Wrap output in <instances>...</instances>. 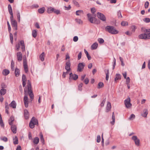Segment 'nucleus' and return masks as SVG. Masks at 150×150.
Here are the masks:
<instances>
[{
	"instance_id": "nucleus-1",
	"label": "nucleus",
	"mask_w": 150,
	"mask_h": 150,
	"mask_svg": "<svg viewBox=\"0 0 150 150\" xmlns=\"http://www.w3.org/2000/svg\"><path fill=\"white\" fill-rule=\"evenodd\" d=\"M28 88L25 87L24 90V96H27L28 95V93L31 98V100H32L33 98V94L32 91L31 90V83L30 81L28 80L27 83Z\"/></svg>"
},
{
	"instance_id": "nucleus-2",
	"label": "nucleus",
	"mask_w": 150,
	"mask_h": 150,
	"mask_svg": "<svg viewBox=\"0 0 150 150\" xmlns=\"http://www.w3.org/2000/svg\"><path fill=\"white\" fill-rule=\"evenodd\" d=\"M105 30L109 33L113 34H116L118 33V31L113 26H107L105 28Z\"/></svg>"
},
{
	"instance_id": "nucleus-3",
	"label": "nucleus",
	"mask_w": 150,
	"mask_h": 150,
	"mask_svg": "<svg viewBox=\"0 0 150 150\" xmlns=\"http://www.w3.org/2000/svg\"><path fill=\"white\" fill-rule=\"evenodd\" d=\"M38 124V121L34 117H33L31 119L30 123L29 126L31 128H33L34 127L35 125Z\"/></svg>"
},
{
	"instance_id": "nucleus-4",
	"label": "nucleus",
	"mask_w": 150,
	"mask_h": 150,
	"mask_svg": "<svg viewBox=\"0 0 150 150\" xmlns=\"http://www.w3.org/2000/svg\"><path fill=\"white\" fill-rule=\"evenodd\" d=\"M131 99L130 98H128L125 101V103L126 107L127 108H130L131 105L130 103Z\"/></svg>"
},
{
	"instance_id": "nucleus-5",
	"label": "nucleus",
	"mask_w": 150,
	"mask_h": 150,
	"mask_svg": "<svg viewBox=\"0 0 150 150\" xmlns=\"http://www.w3.org/2000/svg\"><path fill=\"white\" fill-rule=\"evenodd\" d=\"M132 139L133 140L135 145L137 146H139L140 145V140L136 136H133L132 137Z\"/></svg>"
},
{
	"instance_id": "nucleus-6",
	"label": "nucleus",
	"mask_w": 150,
	"mask_h": 150,
	"mask_svg": "<svg viewBox=\"0 0 150 150\" xmlns=\"http://www.w3.org/2000/svg\"><path fill=\"white\" fill-rule=\"evenodd\" d=\"M23 66L24 68L25 71V72L28 71V66L27 64V62L26 59V57L25 56H24L23 58Z\"/></svg>"
},
{
	"instance_id": "nucleus-7",
	"label": "nucleus",
	"mask_w": 150,
	"mask_h": 150,
	"mask_svg": "<svg viewBox=\"0 0 150 150\" xmlns=\"http://www.w3.org/2000/svg\"><path fill=\"white\" fill-rule=\"evenodd\" d=\"M97 16L99 19L103 21H106L105 17L103 14L98 12L97 13Z\"/></svg>"
},
{
	"instance_id": "nucleus-8",
	"label": "nucleus",
	"mask_w": 150,
	"mask_h": 150,
	"mask_svg": "<svg viewBox=\"0 0 150 150\" xmlns=\"http://www.w3.org/2000/svg\"><path fill=\"white\" fill-rule=\"evenodd\" d=\"M78 78V76L76 74H73L72 73L69 74V79L70 81L72 80H76Z\"/></svg>"
},
{
	"instance_id": "nucleus-9",
	"label": "nucleus",
	"mask_w": 150,
	"mask_h": 150,
	"mask_svg": "<svg viewBox=\"0 0 150 150\" xmlns=\"http://www.w3.org/2000/svg\"><path fill=\"white\" fill-rule=\"evenodd\" d=\"M85 66V64L83 63H80L78 65V69L77 71L81 72L84 68V67Z\"/></svg>"
},
{
	"instance_id": "nucleus-10",
	"label": "nucleus",
	"mask_w": 150,
	"mask_h": 150,
	"mask_svg": "<svg viewBox=\"0 0 150 150\" xmlns=\"http://www.w3.org/2000/svg\"><path fill=\"white\" fill-rule=\"evenodd\" d=\"M71 64L70 61L69 60L66 63V66H65V69L67 71H70L71 70L70 68Z\"/></svg>"
},
{
	"instance_id": "nucleus-11",
	"label": "nucleus",
	"mask_w": 150,
	"mask_h": 150,
	"mask_svg": "<svg viewBox=\"0 0 150 150\" xmlns=\"http://www.w3.org/2000/svg\"><path fill=\"white\" fill-rule=\"evenodd\" d=\"M23 101L25 107L26 108L28 107V96H24Z\"/></svg>"
},
{
	"instance_id": "nucleus-12",
	"label": "nucleus",
	"mask_w": 150,
	"mask_h": 150,
	"mask_svg": "<svg viewBox=\"0 0 150 150\" xmlns=\"http://www.w3.org/2000/svg\"><path fill=\"white\" fill-rule=\"evenodd\" d=\"M17 57L18 61L19 62L21 61L22 60V54L20 52H18L17 53Z\"/></svg>"
},
{
	"instance_id": "nucleus-13",
	"label": "nucleus",
	"mask_w": 150,
	"mask_h": 150,
	"mask_svg": "<svg viewBox=\"0 0 150 150\" xmlns=\"http://www.w3.org/2000/svg\"><path fill=\"white\" fill-rule=\"evenodd\" d=\"M147 39H150V29H146L144 30Z\"/></svg>"
},
{
	"instance_id": "nucleus-14",
	"label": "nucleus",
	"mask_w": 150,
	"mask_h": 150,
	"mask_svg": "<svg viewBox=\"0 0 150 150\" xmlns=\"http://www.w3.org/2000/svg\"><path fill=\"white\" fill-rule=\"evenodd\" d=\"M139 38L140 39H143L144 40L147 39L144 31V33L141 34L139 35Z\"/></svg>"
},
{
	"instance_id": "nucleus-15",
	"label": "nucleus",
	"mask_w": 150,
	"mask_h": 150,
	"mask_svg": "<svg viewBox=\"0 0 150 150\" xmlns=\"http://www.w3.org/2000/svg\"><path fill=\"white\" fill-rule=\"evenodd\" d=\"M11 23L12 26L14 28L15 30H17V22L15 20L12 21H11Z\"/></svg>"
},
{
	"instance_id": "nucleus-16",
	"label": "nucleus",
	"mask_w": 150,
	"mask_h": 150,
	"mask_svg": "<svg viewBox=\"0 0 150 150\" xmlns=\"http://www.w3.org/2000/svg\"><path fill=\"white\" fill-rule=\"evenodd\" d=\"M87 16L90 21L91 23H93V21L95 20V18H93V17L91 16V15L89 13L87 14Z\"/></svg>"
},
{
	"instance_id": "nucleus-17",
	"label": "nucleus",
	"mask_w": 150,
	"mask_h": 150,
	"mask_svg": "<svg viewBox=\"0 0 150 150\" xmlns=\"http://www.w3.org/2000/svg\"><path fill=\"white\" fill-rule=\"evenodd\" d=\"M111 108V105L110 103L108 102H107V104L106 108V112H108L110 110Z\"/></svg>"
},
{
	"instance_id": "nucleus-18",
	"label": "nucleus",
	"mask_w": 150,
	"mask_h": 150,
	"mask_svg": "<svg viewBox=\"0 0 150 150\" xmlns=\"http://www.w3.org/2000/svg\"><path fill=\"white\" fill-rule=\"evenodd\" d=\"M24 114L25 119H28L29 117V113L27 110L25 109L24 110Z\"/></svg>"
},
{
	"instance_id": "nucleus-19",
	"label": "nucleus",
	"mask_w": 150,
	"mask_h": 150,
	"mask_svg": "<svg viewBox=\"0 0 150 150\" xmlns=\"http://www.w3.org/2000/svg\"><path fill=\"white\" fill-rule=\"evenodd\" d=\"M6 92V89L3 88V87H2V88L1 89L0 91V93L1 96H3L4 95Z\"/></svg>"
},
{
	"instance_id": "nucleus-20",
	"label": "nucleus",
	"mask_w": 150,
	"mask_h": 150,
	"mask_svg": "<svg viewBox=\"0 0 150 150\" xmlns=\"http://www.w3.org/2000/svg\"><path fill=\"white\" fill-rule=\"evenodd\" d=\"M148 114V111L147 109H145L143 111V113L142 114V115L144 117H146Z\"/></svg>"
},
{
	"instance_id": "nucleus-21",
	"label": "nucleus",
	"mask_w": 150,
	"mask_h": 150,
	"mask_svg": "<svg viewBox=\"0 0 150 150\" xmlns=\"http://www.w3.org/2000/svg\"><path fill=\"white\" fill-rule=\"evenodd\" d=\"M9 106L14 108H16V103L14 101H13L9 104Z\"/></svg>"
},
{
	"instance_id": "nucleus-22",
	"label": "nucleus",
	"mask_w": 150,
	"mask_h": 150,
	"mask_svg": "<svg viewBox=\"0 0 150 150\" xmlns=\"http://www.w3.org/2000/svg\"><path fill=\"white\" fill-rule=\"evenodd\" d=\"M20 45L21 46V48L23 50V51H24L25 50V46L24 43V42L23 40H21L20 42Z\"/></svg>"
},
{
	"instance_id": "nucleus-23",
	"label": "nucleus",
	"mask_w": 150,
	"mask_h": 150,
	"mask_svg": "<svg viewBox=\"0 0 150 150\" xmlns=\"http://www.w3.org/2000/svg\"><path fill=\"white\" fill-rule=\"evenodd\" d=\"M45 56V54L44 52H43L40 55L39 58L43 62L44 60V57Z\"/></svg>"
},
{
	"instance_id": "nucleus-24",
	"label": "nucleus",
	"mask_w": 150,
	"mask_h": 150,
	"mask_svg": "<svg viewBox=\"0 0 150 150\" xmlns=\"http://www.w3.org/2000/svg\"><path fill=\"white\" fill-rule=\"evenodd\" d=\"M98 46V44L96 42L94 43L91 46V48L92 50L96 49Z\"/></svg>"
},
{
	"instance_id": "nucleus-25",
	"label": "nucleus",
	"mask_w": 150,
	"mask_h": 150,
	"mask_svg": "<svg viewBox=\"0 0 150 150\" xmlns=\"http://www.w3.org/2000/svg\"><path fill=\"white\" fill-rule=\"evenodd\" d=\"M76 14L77 16H80L83 14V12L81 10H78L76 11Z\"/></svg>"
},
{
	"instance_id": "nucleus-26",
	"label": "nucleus",
	"mask_w": 150,
	"mask_h": 150,
	"mask_svg": "<svg viewBox=\"0 0 150 150\" xmlns=\"http://www.w3.org/2000/svg\"><path fill=\"white\" fill-rule=\"evenodd\" d=\"M112 121L110 122V123L112 125H113L115 123V114L114 112H113L112 113Z\"/></svg>"
},
{
	"instance_id": "nucleus-27",
	"label": "nucleus",
	"mask_w": 150,
	"mask_h": 150,
	"mask_svg": "<svg viewBox=\"0 0 150 150\" xmlns=\"http://www.w3.org/2000/svg\"><path fill=\"white\" fill-rule=\"evenodd\" d=\"M9 73V71L7 69H5L3 70V74L5 76H6Z\"/></svg>"
},
{
	"instance_id": "nucleus-28",
	"label": "nucleus",
	"mask_w": 150,
	"mask_h": 150,
	"mask_svg": "<svg viewBox=\"0 0 150 150\" xmlns=\"http://www.w3.org/2000/svg\"><path fill=\"white\" fill-rule=\"evenodd\" d=\"M40 141L42 142V143L43 144H44V140L43 137V136L42 134V133L41 132H40Z\"/></svg>"
},
{
	"instance_id": "nucleus-29",
	"label": "nucleus",
	"mask_w": 150,
	"mask_h": 150,
	"mask_svg": "<svg viewBox=\"0 0 150 150\" xmlns=\"http://www.w3.org/2000/svg\"><path fill=\"white\" fill-rule=\"evenodd\" d=\"M54 8L52 7L49 8L47 9V12L48 13H52L54 12Z\"/></svg>"
},
{
	"instance_id": "nucleus-30",
	"label": "nucleus",
	"mask_w": 150,
	"mask_h": 150,
	"mask_svg": "<svg viewBox=\"0 0 150 150\" xmlns=\"http://www.w3.org/2000/svg\"><path fill=\"white\" fill-rule=\"evenodd\" d=\"M20 73V71L17 68H16L15 69V76L17 77L19 75Z\"/></svg>"
},
{
	"instance_id": "nucleus-31",
	"label": "nucleus",
	"mask_w": 150,
	"mask_h": 150,
	"mask_svg": "<svg viewBox=\"0 0 150 150\" xmlns=\"http://www.w3.org/2000/svg\"><path fill=\"white\" fill-rule=\"evenodd\" d=\"M13 144H18V138L16 136H15L14 138H13Z\"/></svg>"
},
{
	"instance_id": "nucleus-32",
	"label": "nucleus",
	"mask_w": 150,
	"mask_h": 150,
	"mask_svg": "<svg viewBox=\"0 0 150 150\" xmlns=\"http://www.w3.org/2000/svg\"><path fill=\"white\" fill-rule=\"evenodd\" d=\"M8 9L9 14L13 13L12 10L11 6L10 4H8Z\"/></svg>"
},
{
	"instance_id": "nucleus-33",
	"label": "nucleus",
	"mask_w": 150,
	"mask_h": 150,
	"mask_svg": "<svg viewBox=\"0 0 150 150\" xmlns=\"http://www.w3.org/2000/svg\"><path fill=\"white\" fill-rule=\"evenodd\" d=\"M39 139L38 137H36L33 140L34 143L36 144H38L39 142Z\"/></svg>"
},
{
	"instance_id": "nucleus-34",
	"label": "nucleus",
	"mask_w": 150,
	"mask_h": 150,
	"mask_svg": "<svg viewBox=\"0 0 150 150\" xmlns=\"http://www.w3.org/2000/svg\"><path fill=\"white\" fill-rule=\"evenodd\" d=\"M32 35L33 37L35 38L37 35V31L36 30H33L32 31Z\"/></svg>"
},
{
	"instance_id": "nucleus-35",
	"label": "nucleus",
	"mask_w": 150,
	"mask_h": 150,
	"mask_svg": "<svg viewBox=\"0 0 150 150\" xmlns=\"http://www.w3.org/2000/svg\"><path fill=\"white\" fill-rule=\"evenodd\" d=\"M84 51L85 53L86 54V55L87 56V57L88 60L91 59V56L90 55H89L88 52L85 49L84 50Z\"/></svg>"
},
{
	"instance_id": "nucleus-36",
	"label": "nucleus",
	"mask_w": 150,
	"mask_h": 150,
	"mask_svg": "<svg viewBox=\"0 0 150 150\" xmlns=\"http://www.w3.org/2000/svg\"><path fill=\"white\" fill-rule=\"evenodd\" d=\"M1 140L3 141L4 142H7L8 140V138L5 137H0Z\"/></svg>"
},
{
	"instance_id": "nucleus-37",
	"label": "nucleus",
	"mask_w": 150,
	"mask_h": 150,
	"mask_svg": "<svg viewBox=\"0 0 150 150\" xmlns=\"http://www.w3.org/2000/svg\"><path fill=\"white\" fill-rule=\"evenodd\" d=\"M116 77L115 78V81H116L118 79H120L121 78V76L120 74H117L116 75Z\"/></svg>"
},
{
	"instance_id": "nucleus-38",
	"label": "nucleus",
	"mask_w": 150,
	"mask_h": 150,
	"mask_svg": "<svg viewBox=\"0 0 150 150\" xmlns=\"http://www.w3.org/2000/svg\"><path fill=\"white\" fill-rule=\"evenodd\" d=\"M45 8H44L43 7L42 8L38 9V12L39 13H43L45 11Z\"/></svg>"
},
{
	"instance_id": "nucleus-39",
	"label": "nucleus",
	"mask_w": 150,
	"mask_h": 150,
	"mask_svg": "<svg viewBox=\"0 0 150 150\" xmlns=\"http://www.w3.org/2000/svg\"><path fill=\"white\" fill-rule=\"evenodd\" d=\"M14 117H10V119L9 120V123L10 125H11L12 124V122L14 121Z\"/></svg>"
},
{
	"instance_id": "nucleus-40",
	"label": "nucleus",
	"mask_w": 150,
	"mask_h": 150,
	"mask_svg": "<svg viewBox=\"0 0 150 150\" xmlns=\"http://www.w3.org/2000/svg\"><path fill=\"white\" fill-rule=\"evenodd\" d=\"M16 125H13L11 126V129L12 131H16Z\"/></svg>"
},
{
	"instance_id": "nucleus-41",
	"label": "nucleus",
	"mask_w": 150,
	"mask_h": 150,
	"mask_svg": "<svg viewBox=\"0 0 150 150\" xmlns=\"http://www.w3.org/2000/svg\"><path fill=\"white\" fill-rule=\"evenodd\" d=\"M75 21L79 24H82L83 23V21L80 19H76Z\"/></svg>"
},
{
	"instance_id": "nucleus-42",
	"label": "nucleus",
	"mask_w": 150,
	"mask_h": 150,
	"mask_svg": "<svg viewBox=\"0 0 150 150\" xmlns=\"http://www.w3.org/2000/svg\"><path fill=\"white\" fill-rule=\"evenodd\" d=\"M10 38L11 42L12 44H13V35L12 33H10Z\"/></svg>"
},
{
	"instance_id": "nucleus-43",
	"label": "nucleus",
	"mask_w": 150,
	"mask_h": 150,
	"mask_svg": "<svg viewBox=\"0 0 150 150\" xmlns=\"http://www.w3.org/2000/svg\"><path fill=\"white\" fill-rule=\"evenodd\" d=\"M103 83L102 82H99L98 85V88H100L103 86Z\"/></svg>"
},
{
	"instance_id": "nucleus-44",
	"label": "nucleus",
	"mask_w": 150,
	"mask_h": 150,
	"mask_svg": "<svg viewBox=\"0 0 150 150\" xmlns=\"http://www.w3.org/2000/svg\"><path fill=\"white\" fill-rule=\"evenodd\" d=\"M14 62L12 60L11 62V69L12 70H14Z\"/></svg>"
},
{
	"instance_id": "nucleus-45",
	"label": "nucleus",
	"mask_w": 150,
	"mask_h": 150,
	"mask_svg": "<svg viewBox=\"0 0 150 150\" xmlns=\"http://www.w3.org/2000/svg\"><path fill=\"white\" fill-rule=\"evenodd\" d=\"M0 124L1 126L2 127H3L4 126V124L2 120V117H1V115L0 114Z\"/></svg>"
},
{
	"instance_id": "nucleus-46",
	"label": "nucleus",
	"mask_w": 150,
	"mask_h": 150,
	"mask_svg": "<svg viewBox=\"0 0 150 150\" xmlns=\"http://www.w3.org/2000/svg\"><path fill=\"white\" fill-rule=\"evenodd\" d=\"M121 25L123 26H125L128 25V23L127 22L123 21L121 22Z\"/></svg>"
},
{
	"instance_id": "nucleus-47",
	"label": "nucleus",
	"mask_w": 150,
	"mask_h": 150,
	"mask_svg": "<svg viewBox=\"0 0 150 150\" xmlns=\"http://www.w3.org/2000/svg\"><path fill=\"white\" fill-rule=\"evenodd\" d=\"M109 70H107V73H106V80L108 81V79L109 78Z\"/></svg>"
},
{
	"instance_id": "nucleus-48",
	"label": "nucleus",
	"mask_w": 150,
	"mask_h": 150,
	"mask_svg": "<svg viewBox=\"0 0 150 150\" xmlns=\"http://www.w3.org/2000/svg\"><path fill=\"white\" fill-rule=\"evenodd\" d=\"M98 41L100 43H103L104 42V40L102 39V38H99L98 39Z\"/></svg>"
},
{
	"instance_id": "nucleus-49",
	"label": "nucleus",
	"mask_w": 150,
	"mask_h": 150,
	"mask_svg": "<svg viewBox=\"0 0 150 150\" xmlns=\"http://www.w3.org/2000/svg\"><path fill=\"white\" fill-rule=\"evenodd\" d=\"M73 3L77 7L79 6V5L78 3L75 0H73Z\"/></svg>"
},
{
	"instance_id": "nucleus-50",
	"label": "nucleus",
	"mask_w": 150,
	"mask_h": 150,
	"mask_svg": "<svg viewBox=\"0 0 150 150\" xmlns=\"http://www.w3.org/2000/svg\"><path fill=\"white\" fill-rule=\"evenodd\" d=\"M54 12L57 14H58L60 13V11L59 10L54 9Z\"/></svg>"
},
{
	"instance_id": "nucleus-51",
	"label": "nucleus",
	"mask_w": 150,
	"mask_h": 150,
	"mask_svg": "<svg viewBox=\"0 0 150 150\" xmlns=\"http://www.w3.org/2000/svg\"><path fill=\"white\" fill-rule=\"evenodd\" d=\"M100 141V135H98L97 137V142L98 143Z\"/></svg>"
},
{
	"instance_id": "nucleus-52",
	"label": "nucleus",
	"mask_w": 150,
	"mask_h": 150,
	"mask_svg": "<svg viewBox=\"0 0 150 150\" xmlns=\"http://www.w3.org/2000/svg\"><path fill=\"white\" fill-rule=\"evenodd\" d=\"M105 100L106 99H104L102 101V103L100 104V106L101 107H103L104 106V105L105 102Z\"/></svg>"
},
{
	"instance_id": "nucleus-53",
	"label": "nucleus",
	"mask_w": 150,
	"mask_h": 150,
	"mask_svg": "<svg viewBox=\"0 0 150 150\" xmlns=\"http://www.w3.org/2000/svg\"><path fill=\"white\" fill-rule=\"evenodd\" d=\"M17 18L18 19V20L19 21H20V13L18 12L17 13Z\"/></svg>"
},
{
	"instance_id": "nucleus-54",
	"label": "nucleus",
	"mask_w": 150,
	"mask_h": 150,
	"mask_svg": "<svg viewBox=\"0 0 150 150\" xmlns=\"http://www.w3.org/2000/svg\"><path fill=\"white\" fill-rule=\"evenodd\" d=\"M78 40V38L77 36H74L73 38V40L74 41L76 42Z\"/></svg>"
},
{
	"instance_id": "nucleus-55",
	"label": "nucleus",
	"mask_w": 150,
	"mask_h": 150,
	"mask_svg": "<svg viewBox=\"0 0 150 150\" xmlns=\"http://www.w3.org/2000/svg\"><path fill=\"white\" fill-rule=\"evenodd\" d=\"M16 50L17 51H18L19 49V48L20 47V45L19 43L17 44L16 45Z\"/></svg>"
},
{
	"instance_id": "nucleus-56",
	"label": "nucleus",
	"mask_w": 150,
	"mask_h": 150,
	"mask_svg": "<svg viewBox=\"0 0 150 150\" xmlns=\"http://www.w3.org/2000/svg\"><path fill=\"white\" fill-rule=\"evenodd\" d=\"M22 79L23 81H26V78L25 75L24 74L23 75Z\"/></svg>"
},
{
	"instance_id": "nucleus-57",
	"label": "nucleus",
	"mask_w": 150,
	"mask_h": 150,
	"mask_svg": "<svg viewBox=\"0 0 150 150\" xmlns=\"http://www.w3.org/2000/svg\"><path fill=\"white\" fill-rule=\"evenodd\" d=\"M149 2L148 1H146L145 3V8H147L148 7L149 5Z\"/></svg>"
},
{
	"instance_id": "nucleus-58",
	"label": "nucleus",
	"mask_w": 150,
	"mask_h": 150,
	"mask_svg": "<svg viewBox=\"0 0 150 150\" xmlns=\"http://www.w3.org/2000/svg\"><path fill=\"white\" fill-rule=\"evenodd\" d=\"M83 86V84L82 83H80L79 86V90L81 91L82 89V88Z\"/></svg>"
},
{
	"instance_id": "nucleus-59",
	"label": "nucleus",
	"mask_w": 150,
	"mask_h": 150,
	"mask_svg": "<svg viewBox=\"0 0 150 150\" xmlns=\"http://www.w3.org/2000/svg\"><path fill=\"white\" fill-rule=\"evenodd\" d=\"M126 84H128V83H129L130 82V79L129 78V77H127V78H126Z\"/></svg>"
},
{
	"instance_id": "nucleus-60",
	"label": "nucleus",
	"mask_w": 150,
	"mask_h": 150,
	"mask_svg": "<svg viewBox=\"0 0 150 150\" xmlns=\"http://www.w3.org/2000/svg\"><path fill=\"white\" fill-rule=\"evenodd\" d=\"M144 21L146 23H149L150 22V19L149 18H145Z\"/></svg>"
},
{
	"instance_id": "nucleus-61",
	"label": "nucleus",
	"mask_w": 150,
	"mask_h": 150,
	"mask_svg": "<svg viewBox=\"0 0 150 150\" xmlns=\"http://www.w3.org/2000/svg\"><path fill=\"white\" fill-rule=\"evenodd\" d=\"M136 28V27L135 25L132 26V32H134Z\"/></svg>"
},
{
	"instance_id": "nucleus-62",
	"label": "nucleus",
	"mask_w": 150,
	"mask_h": 150,
	"mask_svg": "<svg viewBox=\"0 0 150 150\" xmlns=\"http://www.w3.org/2000/svg\"><path fill=\"white\" fill-rule=\"evenodd\" d=\"M81 54H82L81 52H80L79 53L78 56V60L80 59L81 58Z\"/></svg>"
},
{
	"instance_id": "nucleus-63",
	"label": "nucleus",
	"mask_w": 150,
	"mask_h": 150,
	"mask_svg": "<svg viewBox=\"0 0 150 150\" xmlns=\"http://www.w3.org/2000/svg\"><path fill=\"white\" fill-rule=\"evenodd\" d=\"M84 82L86 84H87L89 82V80L88 78H86L84 80Z\"/></svg>"
},
{
	"instance_id": "nucleus-64",
	"label": "nucleus",
	"mask_w": 150,
	"mask_h": 150,
	"mask_svg": "<svg viewBox=\"0 0 150 150\" xmlns=\"http://www.w3.org/2000/svg\"><path fill=\"white\" fill-rule=\"evenodd\" d=\"M5 108L6 109H7L8 110L9 109V107L8 106V104L7 102L5 103Z\"/></svg>"
}]
</instances>
